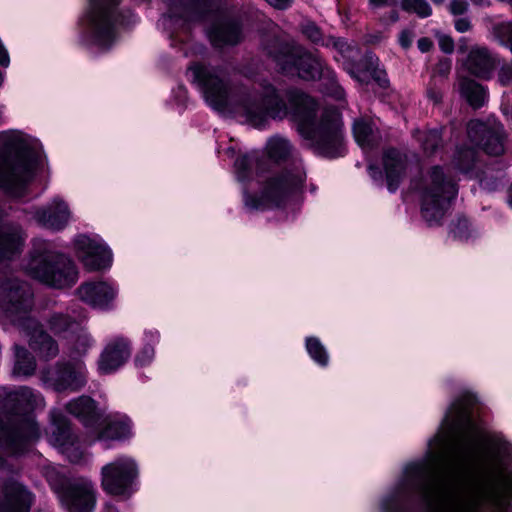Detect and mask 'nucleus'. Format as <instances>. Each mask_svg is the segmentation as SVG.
<instances>
[{
    "instance_id": "obj_1",
    "label": "nucleus",
    "mask_w": 512,
    "mask_h": 512,
    "mask_svg": "<svg viewBox=\"0 0 512 512\" xmlns=\"http://www.w3.org/2000/svg\"><path fill=\"white\" fill-rule=\"evenodd\" d=\"M475 403L470 393L452 403L426 458L405 466L382 512H405L414 500L425 512H512V482L504 475L512 445L487 436L473 418Z\"/></svg>"
},
{
    "instance_id": "obj_2",
    "label": "nucleus",
    "mask_w": 512,
    "mask_h": 512,
    "mask_svg": "<svg viewBox=\"0 0 512 512\" xmlns=\"http://www.w3.org/2000/svg\"><path fill=\"white\" fill-rule=\"evenodd\" d=\"M452 170L455 174L477 179L480 187L488 192L496 191L502 185L503 173L494 175L491 168L483 169L475 148L457 147L447 172L443 167L434 166L425 177L413 183L419 193L422 217L430 226L441 222L457 196L458 187Z\"/></svg>"
},
{
    "instance_id": "obj_3",
    "label": "nucleus",
    "mask_w": 512,
    "mask_h": 512,
    "mask_svg": "<svg viewBox=\"0 0 512 512\" xmlns=\"http://www.w3.org/2000/svg\"><path fill=\"white\" fill-rule=\"evenodd\" d=\"M280 29L271 20L258 18V38L263 49L273 58L279 69L287 75H297L304 80L320 79L323 92L337 100L345 97L344 89L338 84L335 72L327 67L321 58L295 44H283L279 40Z\"/></svg>"
},
{
    "instance_id": "obj_4",
    "label": "nucleus",
    "mask_w": 512,
    "mask_h": 512,
    "mask_svg": "<svg viewBox=\"0 0 512 512\" xmlns=\"http://www.w3.org/2000/svg\"><path fill=\"white\" fill-rule=\"evenodd\" d=\"M288 101L299 134L316 154L327 158L345 154L343 122L337 109L327 108L318 115L314 99L300 91H291Z\"/></svg>"
},
{
    "instance_id": "obj_5",
    "label": "nucleus",
    "mask_w": 512,
    "mask_h": 512,
    "mask_svg": "<svg viewBox=\"0 0 512 512\" xmlns=\"http://www.w3.org/2000/svg\"><path fill=\"white\" fill-rule=\"evenodd\" d=\"M265 156L276 164L290 162L291 169L267 177L258 189V209L286 208L298 201L306 180L302 159L290 141L281 136L270 137L264 148Z\"/></svg>"
},
{
    "instance_id": "obj_6",
    "label": "nucleus",
    "mask_w": 512,
    "mask_h": 512,
    "mask_svg": "<svg viewBox=\"0 0 512 512\" xmlns=\"http://www.w3.org/2000/svg\"><path fill=\"white\" fill-rule=\"evenodd\" d=\"M43 406L42 395L29 387L0 388V409L6 417V423L0 424V447L11 454L23 452L39 435L37 423L27 411Z\"/></svg>"
},
{
    "instance_id": "obj_7",
    "label": "nucleus",
    "mask_w": 512,
    "mask_h": 512,
    "mask_svg": "<svg viewBox=\"0 0 512 512\" xmlns=\"http://www.w3.org/2000/svg\"><path fill=\"white\" fill-rule=\"evenodd\" d=\"M31 307L32 292L28 284L17 279L0 283V311L26 331L30 347L41 357L55 358L59 353L58 345L37 321L27 316Z\"/></svg>"
},
{
    "instance_id": "obj_8",
    "label": "nucleus",
    "mask_w": 512,
    "mask_h": 512,
    "mask_svg": "<svg viewBox=\"0 0 512 512\" xmlns=\"http://www.w3.org/2000/svg\"><path fill=\"white\" fill-rule=\"evenodd\" d=\"M193 82L201 90L206 103L215 110L224 111L229 104L236 116L246 122L254 123L255 97L251 95L233 96L231 100L227 95L224 81L214 70L202 65H194L190 68Z\"/></svg>"
},
{
    "instance_id": "obj_9",
    "label": "nucleus",
    "mask_w": 512,
    "mask_h": 512,
    "mask_svg": "<svg viewBox=\"0 0 512 512\" xmlns=\"http://www.w3.org/2000/svg\"><path fill=\"white\" fill-rule=\"evenodd\" d=\"M37 160V152L25 139H15L7 152L0 153V188L21 196L33 178Z\"/></svg>"
},
{
    "instance_id": "obj_10",
    "label": "nucleus",
    "mask_w": 512,
    "mask_h": 512,
    "mask_svg": "<svg viewBox=\"0 0 512 512\" xmlns=\"http://www.w3.org/2000/svg\"><path fill=\"white\" fill-rule=\"evenodd\" d=\"M34 279L53 288H67L78 280L74 263L64 255L46 248L35 249L25 267Z\"/></svg>"
},
{
    "instance_id": "obj_11",
    "label": "nucleus",
    "mask_w": 512,
    "mask_h": 512,
    "mask_svg": "<svg viewBox=\"0 0 512 512\" xmlns=\"http://www.w3.org/2000/svg\"><path fill=\"white\" fill-rule=\"evenodd\" d=\"M118 5L119 0H89L90 44L99 51L108 50L116 40L120 22Z\"/></svg>"
},
{
    "instance_id": "obj_12",
    "label": "nucleus",
    "mask_w": 512,
    "mask_h": 512,
    "mask_svg": "<svg viewBox=\"0 0 512 512\" xmlns=\"http://www.w3.org/2000/svg\"><path fill=\"white\" fill-rule=\"evenodd\" d=\"M323 46L332 47L338 53L334 56L337 62H341L343 69L360 83H367L371 78L379 80L380 71L377 69L378 58L372 54H365L359 61L353 58L358 50L342 38L328 37Z\"/></svg>"
},
{
    "instance_id": "obj_13",
    "label": "nucleus",
    "mask_w": 512,
    "mask_h": 512,
    "mask_svg": "<svg viewBox=\"0 0 512 512\" xmlns=\"http://www.w3.org/2000/svg\"><path fill=\"white\" fill-rule=\"evenodd\" d=\"M88 371L83 360L59 361L54 367L41 372L45 385L57 392H77L85 387Z\"/></svg>"
},
{
    "instance_id": "obj_14",
    "label": "nucleus",
    "mask_w": 512,
    "mask_h": 512,
    "mask_svg": "<svg viewBox=\"0 0 512 512\" xmlns=\"http://www.w3.org/2000/svg\"><path fill=\"white\" fill-rule=\"evenodd\" d=\"M138 474V466L135 460L131 457L121 456L102 467V488L111 495H128L131 493V487Z\"/></svg>"
},
{
    "instance_id": "obj_15",
    "label": "nucleus",
    "mask_w": 512,
    "mask_h": 512,
    "mask_svg": "<svg viewBox=\"0 0 512 512\" xmlns=\"http://www.w3.org/2000/svg\"><path fill=\"white\" fill-rule=\"evenodd\" d=\"M211 8L212 0H170L159 26L169 32L184 29L190 22L203 18Z\"/></svg>"
},
{
    "instance_id": "obj_16",
    "label": "nucleus",
    "mask_w": 512,
    "mask_h": 512,
    "mask_svg": "<svg viewBox=\"0 0 512 512\" xmlns=\"http://www.w3.org/2000/svg\"><path fill=\"white\" fill-rule=\"evenodd\" d=\"M467 135L471 144L488 155L498 156L504 152L506 134L503 125L495 118L471 120L467 125Z\"/></svg>"
},
{
    "instance_id": "obj_17",
    "label": "nucleus",
    "mask_w": 512,
    "mask_h": 512,
    "mask_svg": "<svg viewBox=\"0 0 512 512\" xmlns=\"http://www.w3.org/2000/svg\"><path fill=\"white\" fill-rule=\"evenodd\" d=\"M61 505L67 512H93L96 506V488L87 478H78L57 491Z\"/></svg>"
},
{
    "instance_id": "obj_18",
    "label": "nucleus",
    "mask_w": 512,
    "mask_h": 512,
    "mask_svg": "<svg viewBox=\"0 0 512 512\" xmlns=\"http://www.w3.org/2000/svg\"><path fill=\"white\" fill-rule=\"evenodd\" d=\"M78 258L89 271L107 269L112 264V252L105 243L80 235L75 239Z\"/></svg>"
},
{
    "instance_id": "obj_19",
    "label": "nucleus",
    "mask_w": 512,
    "mask_h": 512,
    "mask_svg": "<svg viewBox=\"0 0 512 512\" xmlns=\"http://www.w3.org/2000/svg\"><path fill=\"white\" fill-rule=\"evenodd\" d=\"M49 440L52 445L59 448L66 455L70 462L79 463L83 459V452L76 445V438L72 434L68 422L59 414H53L52 416Z\"/></svg>"
},
{
    "instance_id": "obj_20",
    "label": "nucleus",
    "mask_w": 512,
    "mask_h": 512,
    "mask_svg": "<svg viewBox=\"0 0 512 512\" xmlns=\"http://www.w3.org/2000/svg\"><path fill=\"white\" fill-rule=\"evenodd\" d=\"M131 356L130 342L117 337L110 340L102 350L97 360V369L100 374L107 375L116 372Z\"/></svg>"
},
{
    "instance_id": "obj_21",
    "label": "nucleus",
    "mask_w": 512,
    "mask_h": 512,
    "mask_svg": "<svg viewBox=\"0 0 512 512\" xmlns=\"http://www.w3.org/2000/svg\"><path fill=\"white\" fill-rule=\"evenodd\" d=\"M255 158L253 155H240L235 160L234 173L241 186L244 207L249 211L256 208V192L254 183Z\"/></svg>"
},
{
    "instance_id": "obj_22",
    "label": "nucleus",
    "mask_w": 512,
    "mask_h": 512,
    "mask_svg": "<svg viewBox=\"0 0 512 512\" xmlns=\"http://www.w3.org/2000/svg\"><path fill=\"white\" fill-rule=\"evenodd\" d=\"M79 298L93 308L107 310L112 307L118 290L112 284L99 281L83 283L77 289Z\"/></svg>"
},
{
    "instance_id": "obj_23",
    "label": "nucleus",
    "mask_w": 512,
    "mask_h": 512,
    "mask_svg": "<svg viewBox=\"0 0 512 512\" xmlns=\"http://www.w3.org/2000/svg\"><path fill=\"white\" fill-rule=\"evenodd\" d=\"M32 496L21 484L11 481L0 489V512H29Z\"/></svg>"
},
{
    "instance_id": "obj_24",
    "label": "nucleus",
    "mask_w": 512,
    "mask_h": 512,
    "mask_svg": "<svg viewBox=\"0 0 512 512\" xmlns=\"http://www.w3.org/2000/svg\"><path fill=\"white\" fill-rule=\"evenodd\" d=\"M71 217L67 204L55 198L47 206L35 211L34 218L38 224L52 230H62Z\"/></svg>"
},
{
    "instance_id": "obj_25",
    "label": "nucleus",
    "mask_w": 512,
    "mask_h": 512,
    "mask_svg": "<svg viewBox=\"0 0 512 512\" xmlns=\"http://www.w3.org/2000/svg\"><path fill=\"white\" fill-rule=\"evenodd\" d=\"M101 429L95 432L94 440H125L132 435L131 421L125 415H108L98 424Z\"/></svg>"
},
{
    "instance_id": "obj_26",
    "label": "nucleus",
    "mask_w": 512,
    "mask_h": 512,
    "mask_svg": "<svg viewBox=\"0 0 512 512\" xmlns=\"http://www.w3.org/2000/svg\"><path fill=\"white\" fill-rule=\"evenodd\" d=\"M67 411L75 416L87 429H96L103 414L96 402L89 396H80L66 405Z\"/></svg>"
},
{
    "instance_id": "obj_27",
    "label": "nucleus",
    "mask_w": 512,
    "mask_h": 512,
    "mask_svg": "<svg viewBox=\"0 0 512 512\" xmlns=\"http://www.w3.org/2000/svg\"><path fill=\"white\" fill-rule=\"evenodd\" d=\"M383 168L387 188L395 192L403 179L406 171V158L395 149H387L383 153Z\"/></svg>"
},
{
    "instance_id": "obj_28",
    "label": "nucleus",
    "mask_w": 512,
    "mask_h": 512,
    "mask_svg": "<svg viewBox=\"0 0 512 512\" xmlns=\"http://www.w3.org/2000/svg\"><path fill=\"white\" fill-rule=\"evenodd\" d=\"M262 115L273 119H282L287 115L286 103L271 86H264L263 93H258V129Z\"/></svg>"
},
{
    "instance_id": "obj_29",
    "label": "nucleus",
    "mask_w": 512,
    "mask_h": 512,
    "mask_svg": "<svg viewBox=\"0 0 512 512\" xmlns=\"http://www.w3.org/2000/svg\"><path fill=\"white\" fill-rule=\"evenodd\" d=\"M496 58L484 47L473 48L467 58V69L476 77L489 79L496 67Z\"/></svg>"
},
{
    "instance_id": "obj_30",
    "label": "nucleus",
    "mask_w": 512,
    "mask_h": 512,
    "mask_svg": "<svg viewBox=\"0 0 512 512\" xmlns=\"http://www.w3.org/2000/svg\"><path fill=\"white\" fill-rule=\"evenodd\" d=\"M208 36L214 46L234 45L240 41L242 30L237 22L222 20L209 29Z\"/></svg>"
},
{
    "instance_id": "obj_31",
    "label": "nucleus",
    "mask_w": 512,
    "mask_h": 512,
    "mask_svg": "<svg viewBox=\"0 0 512 512\" xmlns=\"http://www.w3.org/2000/svg\"><path fill=\"white\" fill-rule=\"evenodd\" d=\"M353 135L357 144L364 150L372 149L378 142V131L370 120L359 118L354 121Z\"/></svg>"
},
{
    "instance_id": "obj_32",
    "label": "nucleus",
    "mask_w": 512,
    "mask_h": 512,
    "mask_svg": "<svg viewBox=\"0 0 512 512\" xmlns=\"http://www.w3.org/2000/svg\"><path fill=\"white\" fill-rule=\"evenodd\" d=\"M67 353L69 360H83L82 358L88 354L93 347L94 341L91 336L84 330L78 328L77 332L68 337Z\"/></svg>"
},
{
    "instance_id": "obj_33",
    "label": "nucleus",
    "mask_w": 512,
    "mask_h": 512,
    "mask_svg": "<svg viewBox=\"0 0 512 512\" xmlns=\"http://www.w3.org/2000/svg\"><path fill=\"white\" fill-rule=\"evenodd\" d=\"M22 237L20 232L10 227H0V259H10L20 252Z\"/></svg>"
},
{
    "instance_id": "obj_34",
    "label": "nucleus",
    "mask_w": 512,
    "mask_h": 512,
    "mask_svg": "<svg viewBox=\"0 0 512 512\" xmlns=\"http://www.w3.org/2000/svg\"><path fill=\"white\" fill-rule=\"evenodd\" d=\"M461 95L473 108H480L487 100V93L483 86L471 79H462L460 82Z\"/></svg>"
},
{
    "instance_id": "obj_35",
    "label": "nucleus",
    "mask_w": 512,
    "mask_h": 512,
    "mask_svg": "<svg viewBox=\"0 0 512 512\" xmlns=\"http://www.w3.org/2000/svg\"><path fill=\"white\" fill-rule=\"evenodd\" d=\"M36 369L34 357L24 348L15 346V364L13 374L17 376H31Z\"/></svg>"
},
{
    "instance_id": "obj_36",
    "label": "nucleus",
    "mask_w": 512,
    "mask_h": 512,
    "mask_svg": "<svg viewBox=\"0 0 512 512\" xmlns=\"http://www.w3.org/2000/svg\"><path fill=\"white\" fill-rule=\"evenodd\" d=\"M416 139L420 142L423 151L427 154H433L442 143V129L434 128L415 133Z\"/></svg>"
},
{
    "instance_id": "obj_37",
    "label": "nucleus",
    "mask_w": 512,
    "mask_h": 512,
    "mask_svg": "<svg viewBox=\"0 0 512 512\" xmlns=\"http://www.w3.org/2000/svg\"><path fill=\"white\" fill-rule=\"evenodd\" d=\"M50 330L58 336L67 338L77 332L79 325L74 320L62 314H55L49 320Z\"/></svg>"
},
{
    "instance_id": "obj_38",
    "label": "nucleus",
    "mask_w": 512,
    "mask_h": 512,
    "mask_svg": "<svg viewBox=\"0 0 512 512\" xmlns=\"http://www.w3.org/2000/svg\"><path fill=\"white\" fill-rule=\"evenodd\" d=\"M305 347L310 358L319 366L326 367L329 363V354L326 347L317 337H307Z\"/></svg>"
},
{
    "instance_id": "obj_39",
    "label": "nucleus",
    "mask_w": 512,
    "mask_h": 512,
    "mask_svg": "<svg viewBox=\"0 0 512 512\" xmlns=\"http://www.w3.org/2000/svg\"><path fill=\"white\" fill-rule=\"evenodd\" d=\"M145 339L148 342L136 356L135 362L138 366H145L151 363L154 358V347L152 344L156 343L159 339L157 331H147Z\"/></svg>"
},
{
    "instance_id": "obj_40",
    "label": "nucleus",
    "mask_w": 512,
    "mask_h": 512,
    "mask_svg": "<svg viewBox=\"0 0 512 512\" xmlns=\"http://www.w3.org/2000/svg\"><path fill=\"white\" fill-rule=\"evenodd\" d=\"M402 8L408 12H413L421 18L429 17L432 9L426 0H401Z\"/></svg>"
},
{
    "instance_id": "obj_41",
    "label": "nucleus",
    "mask_w": 512,
    "mask_h": 512,
    "mask_svg": "<svg viewBox=\"0 0 512 512\" xmlns=\"http://www.w3.org/2000/svg\"><path fill=\"white\" fill-rule=\"evenodd\" d=\"M301 32L314 44L323 46V42H326V38L323 37L320 28L314 22H304L301 25Z\"/></svg>"
},
{
    "instance_id": "obj_42",
    "label": "nucleus",
    "mask_w": 512,
    "mask_h": 512,
    "mask_svg": "<svg viewBox=\"0 0 512 512\" xmlns=\"http://www.w3.org/2000/svg\"><path fill=\"white\" fill-rule=\"evenodd\" d=\"M501 31L508 33L509 42H510V50L512 52V24H507L501 28ZM499 82L502 85H512V65L511 66H503L499 71Z\"/></svg>"
},
{
    "instance_id": "obj_43",
    "label": "nucleus",
    "mask_w": 512,
    "mask_h": 512,
    "mask_svg": "<svg viewBox=\"0 0 512 512\" xmlns=\"http://www.w3.org/2000/svg\"><path fill=\"white\" fill-rule=\"evenodd\" d=\"M436 36L440 50L446 54H451L454 51L453 39L450 36L441 34L439 32H436Z\"/></svg>"
},
{
    "instance_id": "obj_44",
    "label": "nucleus",
    "mask_w": 512,
    "mask_h": 512,
    "mask_svg": "<svg viewBox=\"0 0 512 512\" xmlns=\"http://www.w3.org/2000/svg\"><path fill=\"white\" fill-rule=\"evenodd\" d=\"M468 3L466 0H452L449 5V11L453 15H461L466 12Z\"/></svg>"
},
{
    "instance_id": "obj_45",
    "label": "nucleus",
    "mask_w": 512,
    "mask_h": 512,
    "mask_svg": "<svg viewBox=\"0 0 512 512\" xmlns=\"http://www.w3.org/2000/svg\"><path fill=\"white\" fill-rule=\"evenodd\" d=\"M413 39L414 33L411 30L406 29L399 34V44L404 49H408L412 45Z\"/></svg>"
},
{
    "instance_id": "obj_46",
    "label": "nucleus",
    "mask_w": 512,
    "mask_h": 512,
    "mask_svg": "<svg viewBox=\"0 0 512 512\" xmlns=\"http://www.w3.org/2000/svg\"><path fill=\"white\" fill-rule=\"evenodd\" d=\"M271 7L277 10H287L289 9L294 0H265Z\"/></svg>"
},
{
    "instance_id": "obj_47",
    "label": "nucleus",
    "mask_w": 512,
    "mask_h": 512,
    "mask_svg": "<svg viewBox=\"0 0 512 512\" xmlns=\"http://www.w3.org/2000/svg\"><path fill=\"white\" fill-rule=\"evenodd\" d=\"M433 46V41L428 37H422L417 41V47L422 53L429 52Z\"/></svg>"
},
{
    "instance_id": "obj_48",
    "label": "nucleus",
    "mask_w": 512,
    "mask_h": 512,
    "mask_svg": "<svg viewBox=\"0 0 512 512\" xmlns=\"http://www.w3.org/2000/svg\"><path fill=\"white\" fill-rule=\"evenodd\" d=\"M455 29L460 32H467L471 29V23L468 18H459L455 21Z\"/></svg>"
},
{
    "instance_id": "obj_49",
    "label": "nucleus",
    "mask_w": 512,
    "mask_h": 512,
    "mask_svg": "<svg viewBox=\"0 0 512 512\" xmlns=\"http://www.w3.org/2000/svg\"><path fill=\"white\" fill-rule=\"evenodd\" d=\"M467 225H468L467 220L460 219L457 223L456 228L453 230L454 237L459 238V239H466L467 236L462 232V228H467Z\"/></svg>"
},
{
    "instance_id": "obj_50",
    "label": "nucleus",
    "mask_w": 512,
    "mask_h": 512,
    "mask_svg": "<svg viewBox=\"0 0 512 512\" xmlns=\"http://www.w3.org/2000/svg\"><path fill=\"white\" fill-rule=\"evenodd\" d=\"M427 97L434 103H438L442 98V92L438 88L430 87L427 89Z\"/></svg>"
},
{
    "instance_id": "obj_51",
    "label": "nucleus",
    "mask_w": 512,
    "mask_h": 512,
    "mask_svg": "<svg viewBox=\"0 0 512 512\" xmlns=\"http://www.w3.org/2000/svg\"><path fill=\"white\" fill-rule=\"evenodd\" d=\"M396 0H369L371 9H377L384 6H390L395 3Z\"/></svg>"
},
{
    "instance_id": "obj_52",
    "label": "nucleus",
    "mask_w": 512,
    "mask_h": 512,
    "mask_svg": "<svg viewBox=\"0 0 512 512\" xmlns=\"http://www.w3.org/2000/svg\"><path fill=\"white\" fill-rule=\"evenodd\" d=\"M10 63V58L7 50L4 48L2 43L0 42V65L3 67H7Z\"/></svg>"
},
{
    "instance_id": "obj_53",
    "label": "nucleus",
    "mask_w": 512,
    "mask_h": 512,
    "mask_svg": "<svg viewBox=\"0 0 512 512\" xmlns=\"http://www.w3.org/2000/svg\"><path fill=\"white\" fill-rule=\"evenodd\" d=\"M368 171H369L370 176L373 178V180H375V181L382 180L383 175H382V172L379 170L378 167L370 164L368 166Z\"/></svg>"
},
{
    "instance_id": "obj_54",
    "label": "nucleus",
    "mask_w": 512,
    "mask_h": 512,
    "mask_svg": "<svg viewBox=\"0 0 512 512\" xmlns=\"http://www.w3.org/2000/svg\"><path fill=\"white\" fill-rule=\"evenodd\" d=\"M45 476H46L47 480L50 482V484L53 487H55L58 477H57V475H55L54 471L47 469Z\"/></svg>"
},
{
    "instance_id": "obj_55",
    "label": "nucleus",
    "mask_w": 512,
    "mask_h": 512,
    "mask_svg": "<svg viewBox=\"0 0 512 512\" xmlns=\"http://www.w3.org/2000/svg\"><path fill=\"white\" fill-rule=\"evenodd\" d=\"M104 512H118V510H117V508H116V507H114L113 505H111V504H107V505L105 506V510H104Z\"/></svg>"
},
{
    "instance_id": "obj_56",
    "label": "nucleus",
    "mask_w": 512,
    "mask_h": 512,
    "mask_svg": "<svg viewBox=\"0 0 512 512\" xmlns=\"http://www.w3.org/2000/svg\"><path fill=\"white\" fill-rule=\"evenodd\" d=\"M391 20H392L393 22H396V21L398 20V14H397V12H395V11H394V12H392V13H391Z\"/></svg>"
},
{
    "instance_id": "obj_57",
    "label": "nucleus",
    "mask_w": 512,
    "mask_h": 512,
    "mask_svg": "<svg viewBox=\"0 0 512 512\" xmlns=\"http://www.w3.org/2000/svg\"><path fill=\"white\" fill-rule=\"evenodd\" d=\"M509 205L512 207V185L509 190V198H508Z\"/></svg>"
},
{
    "instance_id": "obj_58",
    "label": "nucleus",
    "mask_w": 512,
    "mask_h": 512,
    "mask_svg": "<svg viewBox=\"0 0 512 512\" xmlns=\"http://www.w3.org/2000/svg\"><path fill=\"white\" fill-rule=\"evenodd\" d=\"M441 65L445 66V71H448L450 69V64L448 62L442 63Z\"/></svg>"
},
{
    "instance_id": "obj_59",
    "label": "nucleus",
    "mask_w": 512,
    "mask_h": 512,
    "mask_svg": "<svg viewBox=\"0 0 512 512\" xmlns=\"http://www.w3.org/2000/svg\"><path fill=\"white\" fill-rule=\"evenodd\" d=\"M434 4H441L444 0H431Z\"/></svg>"
},
{
    "instance_id": "obj_60",
    "label": "nucleus",
    "mask_w": 512,
    "mask_h": 512,
    "mask_svg": "<svg viewBox=\"0 0 512 512\" xmlns=\"http://www.w3.org/2000/svg\"><path fill=\"white\" fill-rule=\"evenodd\" d=\"M510 5H511V7H512V1L510 2Z\"/></svg>"
}]
</instances>
